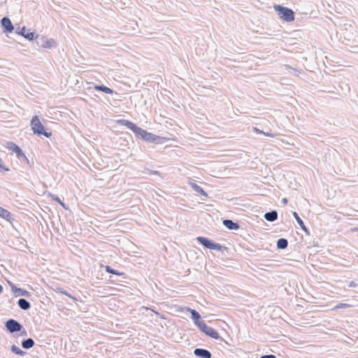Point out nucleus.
<instances>
[{
	"mask_svg": "<svg viewBox=\"0 0 358 358\" xmlns=\"http://www.w3.org/2000/svg\"><path fill=\"white\" fill-rule=\"evenodd\" d=\"M30 124L34 134L38 135H43L48 138L52 136V133L50 131L48 132L45 130L44 126L43 125L38 116H34L31 118Z\"/></svg>",
	"mask_w": 358,
	"mask_h": 358,
	"instance_id": "1",
	"label": "nucleus"
},
{
	"mask_svg": "<svg viewBox=\"0 0 358 358\" xmlns=\"http://www.w3.org/2000/svg\"><path fill=\"white\" fill-rule=\"evenodd\" d=\"M273 8L280 19L288 22L294 20V13L292 9L283 7L280 5H274Z\"/></svg>",
	"mask_w": 358,
	"mask_h": 358,
	"instance_id": "2",
	"label": "nucleus"
},
{
	"mask_svg": "<svg viewBox=\"0 0 358 358\" xmlns=\"http://www.w3.org/2000/svg\"><path fill=\"white\" fill-rule=\"evenodd\" d=\"M134 133L137 135H139L143 140L148 142L157 141V143H162V141H167V139L164 137H159L152 133L148 132L147 131L143 130L140 127H137Z\"/></svg>",
	"mask_w": 358,
	"mask_h": 358,
	"instance_id": "3",
	"label": "nucleus"
},
{
	"mask_svg": "<svg viewBox=\"0 0 358 358\" xmlns=\"http://www.w3.org/2000/svg\"><path fill=\"white\" fill-rule=\"evenodd\" d=\"M196 239L203 245H204L205 247H206L207 248H209V249L221 250L223 248L219 243H213V242L209 241L208 238H204V237L199 236V237H197Z\"/></svg>",
	"mask_w": 358,
	"mask_h": 358,
	"instance_id": "4",
	"label": "nucleus"
},
{
	"mask_svg": "<svg viewBox=\"0 0 358 358\" xmlns=\"http://www.w3.org/2000/svg\"><path fill=\"white\" fill-rule=\"evenodd\" d=\"M199 327L208 336L215 339L220 338L219 333L213 328L207 326L205 322L199 324Z\"/></svg>",
	"mask_w": 358,
	"mask_h": 358,
	"instance_id": "5",
	"label": "nucleus"
},
{
	"mask_svg": "<svg viewBox=\"0 0 358 358\" xmlns=\"http://www.w3.org/2000/svg\"><path fill=\"white\" fill-rule=\"evenodd\" d=\"M6 148L9 150L15 152L18 158H21V157L26 158V156L24 154V152H22V150H21V148L15 143H14L13 142H8Z\"/></svg>",
	"mask_w": 358,
	"mask_h": 358,
	"instance_id": "6",
	"label": "nucleus"
},
{
	"mask_svg": "<svg viewBox=\"0 0 358 358\" xmlns=\"http://www.w3.org/2000/svg\"><path fill=\"white\" fill-rule=\"evenodd\" d=\"M6 327L10 332L19 331L22 328L20 323L12 319L7 321Z\"/></svg>",
	"mask_w": 358,
	"mask_h": 358,
	"instance_id": "7",
	"label": "nucleus"
},
{
	"mask_svg": "<svg viewBox=\"0 0 358 358\" xmlns=\"http://www.w3.org/2000/svg\"><path fill=\"white\" fill-rule=\"evenodd\" d=\"M1 25L6 32L11 33L14 29L11 21L6 17L2 18Z\"/></svg>",
	"mask_w": 358,
	"mask_h": 358,
	"instance_id": "8",
	"label": "nucleus"
},
{
	"mask_svg": "<svg viewBox=\"0 0 358 358\" xmlns=\"http://www.w3.org/2000/svg\"><path fill=\"white\" fill-rule=\"evenodd\" d=\"M55 45V41L52 38L43 37L41 38V47L45 49H50Z\"/></svg>",
	"mask_w": 358,
	"mask_h": 358,
	"instance_id": "9",
	"label": "nucleus"
},
{
	"mask_svg": "<svg viewBox=\"0 0 358 358\" xmlns=\"http://www.w3.org/2000/svg\"><path fill=\"white\" fill-rule=\"evenodd\" d=\"M117 122L119 124H122V125H124V126L127 127V128L131 129L134 133L135 132V131L136 130V129L138 127L132 122L129 121V120H118Z\"/></svg>",
	"mask_w": 358,
	"mask_h": 358,
	"instance_id": "10",
	"label": "nucleus"
},
{
	"mask_svg": "<svg viewBox=\"0 0 358 358\" xmlns=\"http://www.w3.org/2000/svg\"><path fill=\"white\" fill-rule=\"evenodd\" d=\"M20 34H22L24 38L31 41L35 38V34L34 32L30 31L26 27H22L20 30Z\"/></svg>",
	"mask_w": 358,
	"mask_h": 358,
	"instance_id": "11",
	"label": "nucleus"
},
{
	"mask_svg": "<svg viewBox=\"0 0 358 358\" xmlns=\"http://www.w3.org/2000/svg\"><path fill=\"white\" fill-rule=\"evenodd\" d=\"M187 310L190 312L192 319L194 320L195 324L198 327H199V324L204 323V322L200 321V315L199 314L198 312H196L195 310H192L190 308H187Z\"/></svg>",
	"mask_w": 358,
	"mask_h": 358,
	"instance_id": "12",
	"label": "nucleus"
},
{
	"mask_svg": "<svg viewBox=\"0 0 358 358\" xmlns=\"http://www.w3.org/2000/svg\"><path fill=\"white\" fill-rule=\"evenodd\" d=\"M194 354L196 356H199L203 358H210L211 357V354L210 353V352L206 350H203V349H199V348L196 349L194 350Z\"/></svg>",
	"mask_w": 358,
	"mask_h": 358,
	"instance_id": "13",
	"label": "nucleus"
},
{
	"mask_svg": "<svg viewBox=\"0 0 358 358\" xmlns=\"http://www.w3.org/2000/svg\"><path fill=\"white\" fill-rule=\"evenodd\" d=\"M264 217L266 220L269 222H273L278 218V214L276 211H272L269 213H266L264 215Z\"/></svg>",
	"mask_w": 358,
	"mask_h": 358,
	"instance_id": "14",
	"label": "nucleus"
},
{
	"mask_svg": "<svg viewBox=\"0 0 358 358\" xmlns=\"http://www.w3.org/2000/svg\"><path fill=\"white\" fill-rule=\"evenodd\" d=\"M190 185L197 193H199L204 196H208L207 193L196 183L190 182Z\"/></svg>",
	"mask_w": 358,
	"mask_h": 358,
	"instance_id": "15",
	"label": "nucleus"
},
{
	"mask_svg": "<svg viewBox=\"0 0 358 358\" xmlns=\"http://www.w3.org/2000/svg\"><path fill=\"white\" fill-rule=\"evenodd\" d=\"M225 227H227L229 229H238V225L236 223H234L231 220H226L223 222Z\"/></svg>",
	"mask_w": 358,
	"mask_h": 358,
	"instance_id": "16",
	"label": "nucleus"
},
{
	"mask_svg": "<svg viewBox=\"0 0 358 358\" xmlns=\"http://www.w3.org/2000/svg\"><path fill=\"white\" fill-rule=\"evenodd\" d=\"M0 217L7 220H10L11 219V214L8 210L0 206Z\"/></svg>",
	"mask_w": 358,
	"mask_h": 358,
	"instance_id": "17",
	"label": "nucleus"
},
{
	"mask_svg": "<svg viewBox=\"0 0 358 358\" xmlns=\"http://www.w3.org/2000/svg\"><path fill=\"white\" fill-rule=\"evenodd\" d=\"M18 305L23 310H27L30 308V303L24 299H19Z\"/></svg>",
	"mask_w": 358,
	"mask_h": 358,
	"instance_id": "18",
	"label": "nucleus"
},
{
	"mask_svg": "<svg viewBox=\"0 0 358 358\" xmlns=\"http://www.w3.org/2000/svg\"><path fill=\"white\" fill-rule=\"evenodd\" d=\"M94 89L99 91L103 92L106 94H113V91L108 87L103 85H95Z\"/></svg>",
	"mask_w": 358,
	"mask_h": 358,
	"instance_id": "19",
	"label": "nucleus"
},
{
	"mask_svg": "<svg viewBox=\"0 0 358 358\" xmlns=\"http://www.w3.org/2000/svg\"><path fill=\"white\" fill-rule=\"evenodd\" d=\"M293 215L294 217H295L296 222H298V224L300 225V227H301V229L303 230H304L305 231H307V228L305 226L303 222L302 221V220L299 217V215L297 214V213L296 212H294L293 213Z\"/></svg>",
	"mask_w": 358,
	"mask_h": 358,
	"instance_id": "20",
	"label": "nucleus"
},
{
	"mask_svg": "<svg viewBox=\"0 0 358 358\" xmlns=\"http://www.w3.org/2000/svg\"><path fill=\"white\" fill-rule=\"evenodd\" d=\"M34 342L31 338L24 340L22 343V347L25 349L31 348V347L34 346Z\"/></svg>",
	"mask_w": 358,
	"mask_h": 358,
	"instance_id": "21",
	"label": "nucleus"
},
{
	"mask_svg": "<svg viewBox=\"0 0 358 358\" xmlns=\"http://www.w3.org/2000/svg\"><path fill=\"white\" fill-rule=\"evenodd\" d=\"M288 243L287 241L285 238H280L277 242V246L279 248L285 249L287 247Z\"/></svg>",
	"mask_w": 358,
	"mask_h": 358,
	"instance_id": "22",
	"label": "nucleus"
},
{
	"mask_svg": "<svg viewBox=\"0 0 358 358\" xmlns=\"http://www.w3.org/2000/svg\"><path fill=\"white\" fill-rule=\"evenodd\" d=\"M105 269L108 273H112V274H114L116 275H122L124 274V273H122V272H119L116 270L111 268V267L109 266H106Z\"/></svg>",
	"mask_w": 358,
	"mask_h": 358,
	"instance_id": "23",
	"label": "nucleus"
},
{
	"mask_svg": "<svg viewBox=\"0 0 358 358\" xmlns=\"http://www.w3.org/2000/svg\"><path fill=\"white\" fill-rule=\"evenodd\" d=\"M105 269L108 273H112V274H114L116 275H122L124 274V273H122V272H119L116 270L111 268V267L109 266H106Z\"/></svg>",
	"mask_w": 358,
	"mask_h": 358,
	"instance_id": "24",
	"label": "nucleus"
},
{
	"mask_svg": "<svg viewBox=\"0 0 358 358\" xmlns=\"http://www.w3.org/2000/svg\"><path fill=\"white\" fill-rule=\"evenodd\" d=\"M9 168L5 164L3 161L0 158V171L1 172H6L8 171Z\"/></svg>",
	"mask_w": 358,
	"mask_h": 358,
	"instance_id": "25",
	"label": "nucleus"
},
{
	"mask_svg": "<svg viewBox=\"0 0 358 358\" xmlns=\"http://www.w3.org/2000/svg\"><path fill=\"white\" fill-rule=\"evenodd\" d=\"M350 307H351V305H350V304L341 303L338 304L337 306H336L334 308H332V310H337V309H340V308H350Z\"/></svg>",
	"mask_w": 358,
	"mask_h": 358,
	"instance_id": "26",
	"label": "nucleus"
},
{
	"mask_svg": "<svg viewBox=\"0 0 358 358\" xmlns=\"http://www.w3.org/2000/svg\"><path fill=\"white\" fill-rule=\"evenodd\" d=\"M50 196H51V198L53 200H55L57 202H58L63 208L66 209V207L65 204L61 201V199L58 196H57L55 195H53V194H50Z\"/></svg>",
	"mask_w": 358,
	"mask_h": 358,
	"instance_id": "27",
	"label": "nucleus"
},
{
	"mask_svg": "<svg viewBox=\"0 0 358 358\" xmlns=\"http://www.w3.org/2000/svg\"><path fill=\"white\" fill-rule=\"evenodd\" d=\"M12 350L13 352H15L16 354H21L22 353V351L20 350H18L17 348H16L15 346H13L12 347Z\"/></svg>",
	"mask_w": 358,
	"mask_h": 358,
	"instance_id": "28",
	"label": "nucleus"
},
{
	"mask_svg": "<svg viewBox=\"0 0 358 358\" xmlns=\"http://www.w3.org/2000/svg\"><path fill=\"white\" fill-rule=\"evenodd\" d=\"M263 134L264 136H268V137H275L276 136L275 134H271V133H267V132H264V131Z\"/></svg>",
	"mask_w": 358,
	"mask_h": 358,
	"instance_id": "29",
	"label": "nucleus"
},
{
	"mask_svg": "<svg viewBox=\"0 0 358 358\" xmlns=\"http://www.w3.org/2000/svg\"><path fill=\"white\" fill-rule=\"evenodd\" d=\"M261 358H276L275 355H264L261 357Z\"/></svg>",
	"mask_w": 358,
	"mask_h": 358,
	"instance_id": "30",
	"label": "nucleus"
},
{
	"mask_svg": "<svg viewBox=\"0 0 358 358\" xmlns=\"http://www.w3.org/2000/svg\"><path fill=\"white\" fill-rule=\"evenodd\" d=\"M254 131H255L256 133H258V134H263V133H264V131H261V130H259V129H257V128H256V127H255V128H254Z\"/></svg>",
	"mask_w": 358,
	"mask_h": 358,
	"instance_id": "31",
	"label": "nucleus"
},
{
	"mask_svg": "<svg viewBox=\"0 0 358 358\" xmlns=\"http://www.w3.org/2000/svg\"><path fill=\"white\" fill-rule=\"evenodd\" d=\"M352 231H358V228H354L352 229Z\"/></svg>",
	"mask_w": 358,
	"mask_h": 358,
	"instance_id": "32",
	"label": "nucleus"
},
{
	"mask_svg": "<svg viewBox=\"0 0 358 358\" xmlns=\"http://www.w3.org/2000/svg\"><path fill=\"white\" fill-rule=\"evenodd\" d=\"M3 287L1 285H0V293L2 292Z\"/></svg>",
	"mask_w": 358,
	"mask_h": 358,
	"instance_id": "33",
	"label": "nucleus"
},
{
	"mask_svg": "<svg viewBox=\"0 0 358 358\" xmlns=\"http://www.w3.org/2000/svg\"><path fill=\"white\" fill-rule=\"evenodd\" d=\"M283 202H284L285 203H287V199H283Z\"/></svg>",
	"mask_w": 358,
	"mask_h": 358,
	"instance_id": "34",
	"label": "nucleus"
}]
</instances>
